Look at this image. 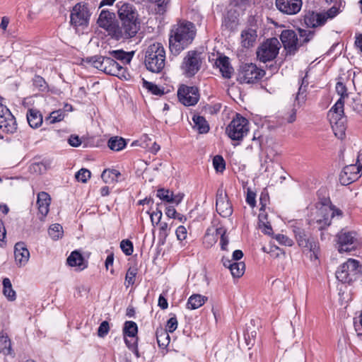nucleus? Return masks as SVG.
I'll return each mask as SVG.
<instances>
[{
  "mask_svg": "<svg viewBox=\"0 0 362 362\" xmlns=\"http://www.w3.org/2000/svg\"><path fill=\"white\" fill-rule=\"evenodd\" d=\"M197 30L195 25L187 21L178 22L171 29L169 47L172 52L180 53L194 40Z\"/></svg>",
  "mask_w": 362,
  "mask_h": 362,
  "instance_id": "obj_1",
  "label": "nucleus"
},
{
  "mask_svg": "<svg viewBox=\"0 0 362 362\" xmlns=\"http://www.w3.org/2000/svg\"><path fill=\"white\" fill-rule=\"evenodd\" d=\"M117 13L124 38L129 39L135 36L139 30V22L134 6L128 3H122L119 6Z\"/></svg>",
  "mask_w": 362,
  "mask_h": 362,
  "instance_id": "obj_2",
  "label": "nucleus"
},
{
  "mask_svg": "<svg viewBox=\"0 0 362 362\" xmlns=\"http://www.w3.org/2000/svg\"><path fill=\"white\" fill-rule=\"evenodd\" d=\"M84 63L90 64L106 74L117 76L121 79H128L129 74L123 67L112 57L94 56L83 59Z\"/></svg>",
  "mask_w": 362,
  "mask_h": 362,
  "instance_id": "obj_3",
  "label": "nucleus"
},
{
  "mask_svg": "<svg viewBox=\"0 0 362 362\" xmlns=\"http://www.w3.org/2000/svg\"><path fill=\"white\" fill-rule=\"evenodd\" d=\"M298 33L299 38L293 30H284L280 35L281 42L290 55L294 54L300 46L309 42L314 36V32L310 30L299 29Z\"/></svg>",
  "mask_w": 362,
  "mask_h": 362,
  "instance_id": "obj_4",
  "label": "nucleus"
},
{
  "mask_svg": "<svg viewBox=\"0 0 362 362\" xmlns=\"http://www.w3.org/2000/svg\"><path fill=\"white\" fill-rule=\"evenodd\" d=\"M144 63L146 69L153 73H160L165 66V51L160 42L149 45L145 51Z\"/></svg>",
  "mask_w": 362,
  "mask_h": 362,
  "instance_id": "obj_5",
  "label": "nucleus"
},
{
  "mask_svg": "<svg viewBox=\"0 0 362 362\" xmlns=\"http://www.w3.org/2000/svg\"><path fill=\"white\" fill-rule=\"evenodd\" d=\"M334 135L342 139L345 135V118L344 117V101L339 99L327 113Z\"/></svg>",
  "mask_w": 362,
  "mask_h": 362,
  "instance_id": "obj_6",
  "label": "nucleus"
},
{
  "mask_svg": "<svg viewBox=\"0 0 362 362\" xmlns=\"http://www.w3.org/2000/svg\"><path fill=\"white\" fill-rule=\"evenodd\" d=\"M98 26L107 32L108 35L119 40H124L120 26L118 25L115 14L107 10H102L97 21Z\"/></svg>",
  "mask_w": 362,
  "mask_h": 362,
  "instance_id": "obj_7",
  "label": "nucleus"
},
{
  "mask_svg": "<svg viewBox=\"0 0 362 362\" xmlns=\"http://www.w3.org/2000/svg\"><path fill=\"white\" fill-rule=\"evenodd\" d=\"M293 232L298 246L301 247L303 251L310 252V259H317L319 245L315 238L306 233L303 229L298 227H294Z\"/></svg>",
  "mask_w": 362,
  "mask_h": 362,
  "instance_id": "obj_8",
  "label": "nucleus"
},
{
  "mask_svg": "<svg viewBox=\"0 0 362 362\" xmlns=\"http://www.w3.org/2000/svg\"><path fill=\"white\" fill-rule=\"evenodd\" d=\"M336 238L338 251L340 253L355 250L361 245L359 236L354 230L343 228L337 233Z\"/></svg>",
  "mask_w": 362,
  "mask_h": 362,
  "instance_id": "obj_9",
  "label": "nucleus"
},
{
  "mask_svg": "<svg viewBox=\"0 0 362 362\" xmlns=\"http://www.w3.org/2000/svg\"><path fill=\"white\" fill-rule=\"evenodd\" d=\"M361 271L362 267L358 261L349 259L339 267L336 277L342 283H350L356 279Z\"/></svg>",
  "mask_w": 362,
  "mask_h": 362,
  "instance_id": "obj_10",
  "label": "nucleus"
},
{
  "mask_svg": "<svg viewBox=\"0 0 362 362\" xmlns=\"http://www.w3.org/2000/svg\"><path fill=\"white\" fill-rule=\"evenodd\" d=\"M202 62L201 52L195 50L187 52L180 65L182 74L186 77L194 76L201 69Z\"/></svg>",
  "mask_w": 362,
  "mask_h": 362,
  "instance_id": "obj_11",
  "label": "nucleus"
},
{
  "mask_svg": "<svg viewBox=\"0 0 362 362\" xmlns=\"http://www.w3.org/2000/svg\"><path fill=\"white\" fill-rule=\"evenodd\" d=\"M264 74V71L255 64H243L238 70V81L241 83H254L260 80Z\"/></svg>",
  "mask_w": 362,
  "mask_h": 362,
  "instance_id": "obj_12",
  "label": "nucleus"
},
{
  "mask_svg": "<svg viewBox=\"0 0 362 362\" xmlns=\"http://www.w3.org/2000/svg\"><path fill=\"white\" fill-rule=\"evenodd\" d=\"M226 134L232 140H241L249 132L248 120L237 115L226 129Z\"/></svg>",
  "mask_w": 362,
  "mask_h": 362,
  "instance_id": "obj_13",
  "label": "nucleus"
},
{
  "mask_svg": "<svg viewBox=\"0 0 362 362\" xmlns=\"http://www.w3.org/2000/svg\"><path fill=\"white\" fill-rule=\"evenodd\" d=\"M90 12L88 5L85 2L76 4L71 12V24L75 27L87 26L90 20Z\"/></svg>",
  "mask_w": 362,
  "mask_h": 362,
  "instance_id": "obj_14",
  "label": "nucleus"
},
{
  "mask_svg": "<svg viewBox=\"0 0 362 362\" xmlns=\"http://www.w3.org/2000/svg\"><path fill=\"white\" fill-rule=\"evenodd\" d=\"M279 50V42L275 37L267 40L262 43L257 51L260 62H267L276 58Z\"/></svg>",
  "mask_w": 362,
  "mask_h": 362,
  "instance_id": "obj_15",
  "label": "nucleus"
},
{
  "mask_svg": "<svg viewBox=\"0 0 362 362\" xmlns=\"http://www.w3.org/2000/svg\"><path fill=\"white\" fill-rule=\"evenodd\" d=\"M361 154L358 156L356 164L346 165L340 174L339 181L343 185H348L360 177L362 174Z\"/></svg>",
  "mask_w": 362,
  "mask_h": 362,
  "instance_id": "obj_16",
  "label": "nucleus"
},
{
  "mask_svg": "<svg viewBox=\"0 0 362 362\" xmlns=\"http://www.w3.org/2000/svg\"><path fill=\"white\" fill-rule=\"evenodd\" d=\"M177 97L182 104L191 106L197 103L199 94L197 88L182 85L177 90Z\"/></svg>",
  "mask_w": 362,
  "mask_h": 362,
  "instance_id": "obj_17",
  "label": "nucleus"
},
{
  "mask_svg": "<svg viewBox=\"0 0 362 362\" xmlns=\"http://www.w3.org/2000/svg\"><path fill=\"white\" fill-rule=\"evenodd\" d=\"M322 218L317 220V223H323V226H320L322 229L324 226H329L333 218H341L343 216V212L334 205L322 206L319 210Z\"/></svg>",
  "mask_w": 362,
  "mask_h": 362,
  "instance_id": "obj_18",
  "label": "nucleus"
},
{
  "mask_svg": "<svg viewBox=\"0 0 362 362\" xmlns=\"http://www.w3.org/2000/svg\"><path fill=\"white\" fill-rule=\"evenodd\" d=\"M0 129L11 134L17 129L16 118L7 107H2L0 110Z\"/></svg>",
  "mask_w": 362,
  "mask_h": 362,
  "instance_id": "obj_19",
  "label": "nucleus"
},
{
  "mask_svg": "<svg viewBox=\"0 0 362 362\" xmlns=\"http://www.w3.org/2000/svg\"><path fill=\"white\" fill-rule=\"evenodd\" d=\"M276 8L286 15L297 14L301 9L302 0H276Z\"/></svg>",
  "mask_w": 362,
  "mask_h": 362,
  "instance_id": "obj_20",
  "label": "nucleus"
},
{
  "mask_svg": "<svg viewBox=\"0 0 362 362\" xmlns=\"http://www.w3.org/2000/svg\"><path fill=\"white\" fill-rule=\"evenodd\" d=\"M216 207L217 212L223 217H229L233 213V208L227 195L221 189L217 191Z\"/></svg>",
  "mask_w": 362,
  "mask_h": 362,
  "instance_id": "obj_21",
  "label": "nucleus"
},
{
  "mask_svg": "<svg viewBox=\"0 0 362 362\" xmlns=\"http://www.w3.org/2000/svg\"><path fill=\"white\" fill-rule=\"evenodd\" d=\"M15 262L18 267H22L27 264L30 258V252L23 242H18L14 246Z\"/></svg>",
  "mask_w": 362,
  "mask_h": 362,
  "instance_id": "obj_22",
  "label": "nucleus"
},
{
  "mask_svg": "<svg viewBox=\"0 0 362 362\" xmlns=\"http://www.w3.org/2000/svg\"><path fill=\"white\" fill-rule=\"evenodd\" d=\"M222 262L224 267L230 269L233 277L239 278L243 275L245 269V265L244 262H233V260H230L229 259H226L225 257L222 259Z\"/></svg>",
  "mask_w": 362,
  "mask_h": 362,
  "instance_id": "obj_23",
  "label": "nucleus"
},
{
  "mask_svg": "<svg viewBox=\"0 0 362 362\" xmlns=\"http://www.w3.org/2000/svg\"><path fill=\"white\" fill-rule=\"evenodd\" d=\"M51 203L50 196L45 192H41L37 194V205L38 211L42 217L47 216Z\"/></svg>",
  "mask_w": 362,
  "mask_h": 362,
  "instance_id": "obj_24",
  "label": "nucleus"
},
{
  "mask_svg": "<svg viewBox=\"0 0 362 362\" xmlns=\"http://www.w3.org/2000/svg\"><path fill=\"white\" fill-rule=\"evenodd\" d=\"M304 23L309 28H315L325 24L321 13L308 11L304 16Z\"/></svg>",
  "mask_w": 362,
  "mask_h": 362,
  "instance_id": "obj_25",
  "label": "nucleus"
},
{
  "mask_svg": "<svg viewBox=\"0 0 362 362\" xmlns=\"http://www.w3.org/2000/svg\"><path fill=\"white\" fill-rule=\"evenodd\" d=\"M216 66L219 69L223 77L230 78L233 72L229 59L227 57H220L216 60Z\"/></svg>",
  "mask_w": 362,
  "mask_h": 362,
  "instance_id": "obj_26",
  "label": "nucleus"
},
{
  "mask_svg": "<svg viewBox=\"0 0 362 362\" xmlns=\"http://www.w3.org/2000/svg\"><path fill=\"white\" fill-rule=\"evenodd\" d=\"M257 35L255 30L248 28L242 31L241 43L244 47H252L256 41Z\"/></svg>",
  "mask_w": 362,
  "mask_h": 362,
  "instance_id": "obj_27",
  "label": "nucleus"
},
{
  "mask_svg": "<svg viewBox=\"0 0 362 362\" xmlns=\"http://www.w3.org/2000/svg\"><path fill=\"white\" fill-rule=\"evenodd\" d=\"M67 263L71 267H78L79 270H83L87 267L83 257L76 250L72 252L69 256Z\"/></svg>",
  "mask_w": 362,
  "mask_h": 362,
  "instance_id": "obj_28",
  "label": "nucleus"
},
{
  "mask_svg": "<svg viewBox=\"0 0 362 362\" xmlns=\"http://www.w3.org/2000/svg\"><path fill=\"white\" fill-rule=\"evenodd\" d=\"M27 120L32 128H37L42 123V116L40 111L35 109H30L27 113Z\"/></svg>",
  "mask_w": 362,
  "mask_h": 362,
  "instance_id": "obj_29",
  "label": "nucleus"
},
{
  "mask_svg": "<svg viewBox=\"0 0 362 362\" xmlns=\"http://www.w3.org/2000/svg\"><path fill=\"white\" fill-rule=\"evenodd\" d=\"M109 53L112 59L119 60L123 64L130 63L134 55V52H127L122 49L112 50Z\"/></svg>",
  "mask_w": 362,
  "mask_h": 362,
  "instance_id": "obj_30",
  "label": "nucleus"
},
{
  "mask_svg": "<svg viewBox=\"0 0 362 362\" xmlns=\"http://www.w3.org/2000/svg\"><path fill=\"white\" fill-rule=\"evenodd\" d=\"M206 300V297L200 294H193L189 298L187 307L190 310L197 309L202 306Z\"/></svg>",
  "mask_w": 362,
  "mask_h": 362,
  "instance_id": "obj_31",
  "label": "nucleus"
},
{
  "mask_svg": "<svg viewBox=\"0 0 362 362\" xmlns=\"http://www.w3.org/2000/svg\"><path fill=\"white\" fill-rule=\"evenodd\" d=\"M120 173L115 169H105L103 170L101 177L107 184H114L118 181Z\"/></svg>",
  "mask_w": 362,
  "mask_h": 362,
  "instance_id": "obj_32",
  "label": "nucleus"
},
{
  "mask_svg": "<svg viewBox=\"0 0 362 362\" xmlns=\"http://www.w3.org/2000/svg\"><path fill=\"white\" fill-rule=\"evenodd\" d=\"M156 334L157 342H158L159 347L162 348V349L166 348L168 346V344L170 343V338L169 334L168 333V331L165 330L164 329H163L161 327L158 328L156 329Z\"/></svg>",
  "mask_w": 362,
  "mask_h": 362,
  "instance_id": "obj_33",
  "label": "nucleus"
},
{
  "mask_svg": "<svg viewBox=\"0 0 362 362\" xmlns=\"http://www.w3.org/2000/svg\"><path fill=\"white\" fill-rule=\"evenodd\" d=\"M192 121L194 122V128L197 129L200 134L208 132L209 127L204 117L194 115Z\"/></svg>",
  "mask_w": 362,
  "mask_h": 362,
  "instance_id": "obj_34",
  "label": "nucleus"
},
{
  "mask_svg": "<svg viewBox=\"0 0 362 362\" xmlns=\"http://www.w3.org/2000/svg\"><path fill=\"white\" fill-rule=\"evenodd\" d=\"M126 144L125 140L122 137H112L108 141V147L112 151H121L126 146Z\"/></svg>",
  "mask_w": 362,
  "mask_h": 362,
  "instance_id": "obj_35",
  "label": "nucleus"
},
{
  "mask_svg": "<svg viewBox=\"0 0 362 362\" xmlns=\"http://www.w3.org/2000/svg\"><path fill=\"white\" fill-rule=\"evenodd\" d=\"M3 293L4 295L9 300H14L16 299V292L12 288V284L8 278L3 279Z\"/></svg>",
  "mask_w": 362,
  "mask_h": 362,
  "instance_id": "obj_36",
  "label": "nucleus"
},
{
  "mask_svg": "<svg viewBox=\"0 0 362 362\" xmlns=\"http://www.w3.org/2000/svg\"><path fill=\"white\" fill-rule=\"evenodd\" d=\"M48 234L52 240H57L62 238L63 236V228L59 223L52 224L49 226L48 229Z\"/></svg>",
  "mask_w": 362,
  "mask_h": 362,
  "instance_id": "obj_37",
  "label": "nucleus"
},
{
  "mask_svg": "<svg viewBox=\"0 0 362 362\" xmlns=\"http://www.w3.org/2000/svg\"><path fill=\"white\" fill-rule=\"evenodd\" d=\"M0 354L4 355L11 354V344L7 336L0 335Z\"/></svg>",
  "mask_w": 362,
  "mask_h": 362,
  "instance_id": "obj_38",
  "label": "nucleus"
},
{
  "mask_svg": "<svg viewBox=\"0 0 362 362\" xmlns=\"http://www.w3.org/2000/svg\"><path fill=\"white\" fill-rule=\"evenodd\" d=\"M124 334L125 336L134 337L136 335L138 328L136 324L133 321H127L124 327Z\"/></svg>",
  "mask_w": 362,
  "mask_h": 362,
  "instance_id": "obj_39",
  "label": "nucleus"
},
{
  "mask_svg": "<svg viewBox=\"0 0 362 362\" xmlns=\"http://www.w3.org/2000/svg\"><path fill=\"white\" fill-rule=\"evenodd\" d=\"M143 86L153 95H162L164 94L163 90L160 89L158 86L153 84V83L144 80Z\"/></svg>",
  "mask_w": 362,
  "mask_h": 362,
  "instance_id": "obj_40",
  "label": "nucleus"
},
{
  "mask_svg": "<svg viewBox=\"0 0 362 362\" xmlns=\"http://www.w3.org/2000/svg\"><path fill=\"white\" fill-rule=\"evenodd\" d=\"M173 192L169 189H166L164 188H160L157 190L156 196L160 200L165 202L167 203H170L172 198Z\"/></svg>",
  "mask_w": 362,
  "mask_h": 362,
  "instance_id": "obj_41",
  "label": "nucleus"
},
{
  "mask_svg": "<svg viewBox=\"0 0 362 362\" xmlns=\"http://www.w3.org/2000/svg\"><path fill=\"white\" fill-rule=\"evenodd\" d=\"M213 165L217 172L222 173L226 168L225 160L221 156H216L213 158Z\"/></svg>",
  "mask_w": 362,
  "mask_h": 362,
  "instance_id": "obj_42",
  "label": "nucleus"
},
{
  "mask_svg": "<svg viewBox=\"0 0 362 362\" xmlns=\"http://www.w3.org/2000/svg\"><path fill=\"white\" fill-rule=\"evenodd\" d=\"M259 228L264 234L270 235L272 232L271 224L268 221H265L262 219V214H259Z\"/></svg>",
  "mask_w": 362,
  "mask_h": 362,
  "instance_id": "obj_43",
  "label": "nucleus"
},
{
  "mask_svg": "<svg viewBox=\"0 0 362 362\" xmlns=\"http://www.w3.org/2000/svg\"><path fill=\"white\" fill-rule=\"evenodd\" d=\"M90 175L88 170L82 168L76 173L75 177L78 182L85 183L90 179Z\"/></svg>",
  "mask_w": 362,
  "mask_h": 362,
  "instance_id": "obj_44",
  "label": "nucleus"
},
{
  "mask_svg": "<svg viewBox=\"0 0 362 362\" xmlns=\"http://www.w3.org/2000/svg\"><path fill=\"white\" fill-rule=\"evenodd\" d=\"M137 274V269L136 268H129L127 270L125 276V285L128 287L130 285H133L134 284L135 277Z\"/></svg>",
  "mask_w": 362,
  "mask_h": 362,
  "instance_id": "obj_45",
  "label": "nucleus"
},
{
  "mask_svg": "<svg viewBox=\"0 0 362 362\" xmlns=\"http://www.w3.org/2000/svg\"><path fill=\"white\" fill-rule=\"evenodd\" d=\"M339 13V7L335 5L327 10L326 12L321 13L324 17V23H325L328 19H332Z\"/></svg>",
  "mask_w": 362,
  "mask_h": 362,
  "instance_id": "obj_46",
  "label": "nucleus"
},
{
  "mask_svg": "<svg viewBox=\"0 0 362 362\" xmlns=\"http://www.w3.org/2000/svg\"><path fill=\"white\" fill-rule=\"evenodd\" d=\"M150 215L151 221L153 226L158 225L161 221L163 214L161 210L157 207L155 211L152 213L147 212Z\"/></svg>",
  "mask_w": 362,
  "mask_h": 362,
  "instance_id": "obj_47",
  "label": "nucleus"
},
{
  "mask_svg": "<svg viewBox=\"0 0 362 362\" xmlns=\"http://www.w3.org/2000/svg\"><path fill=\"white\" fill-rule=\"evenodd\" d=\"M64 118V113L62 110L53 111L47 119L49 120L50 124H54L56 122L63 120Z\"/></svg>",
  "mask_w": 362,
  "mask_h": 362,
  "instance_id": "obj_48",
  "label": "nucleus"
},
{
  "mask_svg": "<svg viewBox=\"0 0 362 362\" xmlns=\"http://www.w3.org/2000/svg\"><path fill=\"white\" fill-rule=\"evenodd\" d=\"M120 247L123 252L127 255H130L133 252V244L129 240H123L120 243Z\"/></svg>",
  "mask_w": 362,
  "mask_h": 362,
  "instance_id": "obj_49",
  "label": "nucleus"
},
{
  "mask_svg": "<svg viewBox=\"0 0 362 362\" xmlns=\"http://www.w3.org/2000/svg\"><path fill=\"white\" fill-rule=\"evenodd\" d=\"M159 237L165 240L168 237L170 228L166 222H160L159 224Z\"/></svg>",
  "mask_w": 362,
  "mask_h": 362,
  "instance_id": "obj_50",
  "label": "nucleus"
},
{
  "mask_svg": "<svg viewBox=\"0 0 362 362\" xmlns=\"http://www.w3.org/2000/svg\"><path fill=\"white\" fill-rule=\"evenodd\" d=\"M33 85L40 91H43L47 89V83L45 79L40 76H35L34 77Z\"/></svg>",
  "mask_w": 362,
  "mask_h": 362,
  "instance_id": "obj_51",
  "label": "nucleus"
},
{
  "mask_svg": "<svg viewBox=\"0 0 362 362\" xmlns=\"http://www.w3.org/2000/svg\"><path fill=\"white\" fill-rule=\"evenodd\" d=\"M216 233H217V234L221 235L220 244H221V249L223 250H226V246L228 244V237L226 235V230L222 228H219L216 229Z\"/></svg>",
  "mask_w": 362,
  "mask_h": 362,
  "instance_id": "obj_52",
  "label": "nucleus"
},
{
  "mask_svg": "<svg viewBox=\"0 0 362 362\" xmlns=\"http://www.w3.org/2000/svg\"><path fill=\"white\" fill-rule=\"evenodd\" d=\"M150 3L155 4L158 6V12H164L170 0H148Z\"/></svg>",
  "mask_w": 362,
  "mask_h": 362,
  "instance_id": "obj_53",
  "label": "nucleus"
},
{
  "mask_svg": "<svg viewBox=\"0 0 362 362\" xmlns=\"http://www.w3.org/2000/svg\"><path fill=\"white\" fill-rule=\"evenodd\" d=\"M177 327V320L175 317H170L166 324V328L164 329L165 330L168 331V332H173Z\"/></svg>",
  "mask_w": 362,
  "mask_h": 362,
  "instance_id": "obj_54",
  "label": "nucleus"
},
{
  "mask_svg": "<svg viewBox=\"0 0 362 362\" xmlns=\"http://www.w3.org/2000/svg\"><path fill=\"white\" fill-rule=\"evenodd\" d=\"M276 240L282 245H286V246H291L293 244V240L287 237L285 235L283 234H278L276 235Z\"/></svg>",
  "mask_w": 362,
  "mask_h": 362,
  "instance_id": "obj_55",
  "label": "nucleus"
},
{
  "mask_svg": "<svg viewBox=\"0 0 362 362\" xmlns=\"http://www.w3.org/2000/svg\"><path fill=\"white\" fill-rule=\"evenodd\" d=\"M109 324L107 321H103L99 326L98 334L100 337L105 336L109 332Z\"/></svg>",
  "mask_w": 362,
  "mask_h": 362,
  "instance_id": "obj_56",
  "label": "nucleus"
},
{
  "mask_svg": "<svg viewBox=\"0 0 362 362\" xmlns=\"http://www.w3.org/2000/svg\"><path fill=\"white\" fill-rule=\"evenodd\" d=\"M175 233H176L177 238L179 240H185V238H187V229L185 226H180L177 228Z\"/></svg>",
  "mask_w": 362,
  "mask_h": 362,
  "instance_id": "obj_57",
  "label": "nucleus"
},
{
  "mask_svg": "<svg viewBox=\"0 0 362 362\" xmlns=\"http://www.w3.org/2000/svg\"><path fill=\"white\" fill-rule=\"evenodd\" d=\"M336 90L337 93L341 96L339 99H341V100L343 101V98L344 97V95H346V86L341 82H338L336 85Z\"/></svg>",
  "mask_w": 362,
  "mask_h": 362,
  "instance_id": "obj_58",
  "label": "nucleus"
},
{
  "mask_svg": "<svg viewBox=\"0 0 362 362\" xmlns=\"http://www.w3.org/2000/svg\"><path fill=\"white\" fill-rule=\"evenodd\" d=\"M114 262V255L112 253H110L107 255L106 260H105V268L107 270H110L111 274L114 273V270L112 269Z\"/></svg>",
  "mask_w": 362,
  "mask_h": 362,
  "instance_id": "obj_59",
  "label": "nucleus"
},
{
  "mask_svg": "<svg viewBox=\"0 0 362 362\" xmlns=\"http://www.w3.org/2000/svg\"><path fill=\"white\" fill-rule=\"evenodd\" d=\"M68 143L73 147H78L81 144V141L78 136L71 135L68 139Z\"/></svg>",
  "mask_w": 362,
  "mask_h": 362,
  "instance_id": "obj_60",
  "label": "nucleus"
},
{
  "mask_svg": "<svg viewBox=\"0 0 362 362\" xmlns=\"http://www.w3.org/2000/svg\"><path fill=\"white\" fill-rule=\"evenodd\" d=\"M272 164V160L267 156L264 162L261 163V168H264L265 172H269L270 169L273 168Z\"/></svg>",
  "mask_w": 362,
  "mask_h": 362,
  "instance_id": "obj_61",
  "label": "nucleus"
},
{
  "mask_svg": "<svg viewBox=\"0 0 362 362\" xmlns=\"http://www.w3.org/2000/svg\"><path fill=\"white\" fill-rule=\"evenodd\" d=\"M247 203L251 206L254 207L255 206V194L252 192L248 191L246 197Z\"/></svg>",
  "mask_w": 362,
  "mask_h": 362,
  "instance_id": "obj_62",
  "label": "nucleus"
},
{
  "mask_svg": "<svg viewBox=\"0 0 362 362\" xmlns=\"http://www.w3.org/2000/svg\"><path fill=\"white\" fill-rule=\"evenodd\" d=\"M355 46L362 53V33H357L355 35Z\"/></svg>",
  "mask_w": 362,
  "mask_h": 362,
  "instance_id": "obj_63",
  "label": "nucleus"
},
{
  "mask_svg": "<svg viewBox=\"0 0 362 362\" xmlns=\"http://www.w3.org/2000/svg\"><path fill=\"white\" fill-rule=\"evenodd\" d=\"M177 213V212L176 211L175 209L173 206H167L165 209V214L168 218H175Z\"/></svg>",
  "mask_w": 362,
  "mask_h": 362,
  "instance_id": "obj_64",
  "label": "nucleus"
}]
</instances>
